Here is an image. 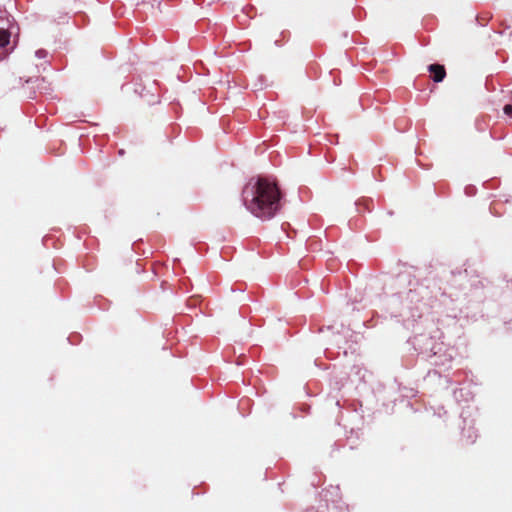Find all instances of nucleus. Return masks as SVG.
Here are the masks:
<instances>
[{"mask_svg": "<svg viewBox=\"0 0 512 512\" xmlns=\"http://www.w3.org/2000/svg\"><path fill=\"white\" fill-rule=\"evenodd\" d=\"M429 72L432 74V79L435 82H441L446 76V70L443 65L431 64L428 67Z\"/></svg>", "mask_w": 512, "mask_h": 512, "instance_id": "2", "label": "nucleus"}, {"mask_svg": "<svg viewBox=\"0 0 512 512\" xmlns=\"http://www.w3.org/2000/svg\"><path fill=\"white\" fill-rule=\"evenodd\" d=\"M281 197L277 184L261 177L251 180L242 191L247 210L262 220L273 218L281 209Z\"/></svg>", "mask_w": 512, "mask_h": 512, "instance_id": "1", "label": "nucleus"}, {"mask_svg": "<svg viewBox=\"0 0 512 512\" xmlns=\"http://www.w3.org/2000/svg\"><path fill=\"white\" fill-rule=\"evenodd\" d=\"M10 33L5 29H0V57L7 54L6 46L9 44Z\"/></svg>", "mask_w": 512, "mask_h": 512, "instance_id": "3", "label": "nucleus"}, {"mask_svg": "<svg viewBox=\"0 0 512 512\" xmlns=\"http://www.w3.org/2000/svg\"><path fill=\"white\" fill-rule=\"evenodd\" d=\"M503 111L507 116L512 118V105H510V104L505 105L503 108Z\"/></svg>", "mask_w": 512, "mask_h": 512, "instance_id": "4", "label": "nucleus"}]
</instances>
